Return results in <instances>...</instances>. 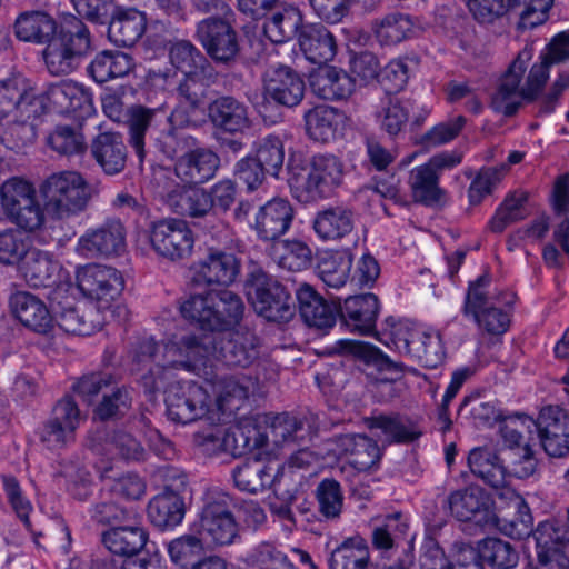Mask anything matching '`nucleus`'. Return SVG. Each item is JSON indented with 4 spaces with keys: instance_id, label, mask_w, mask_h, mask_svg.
Instances as JSON below:
<instances>
[{
    "instance_id": "1",
    "label": "nucleus",
    "mask_w": 569,
    "mask_h": 569,
    "mask_svg": "<svg viewBox=\"0 0 569 569\" xmlns=\"http://www.w3.org/2000/svg\"><path fill=\"white\" fill-rule=\"evenodd\" d=\"M217 338L203 336L200 341L194 338H176L163 345H154L147 341L144 351L154 352L149 355L157 365L163 367L182 368L199 376H210L218 369L220 362L228 366H247L256 357L254 338L250 333H228L219 340L222 343L217 351Z\"/></svg>"
},
{
    "instance_id": "2",
    "label": "nucleus",
    "mask_w": 569,
    "mask_h": 569,
    "mask_svg": "<svg viewBox=\"0 0 569 569\" xmlns=\"http://www.w3.org/2000/svg\"><path fill=\"white\" fill-rule=\"evenodd\" d=\"M449 508L458 520H475L515 539H521L531 531L529 507L513 489L498 490L497 499L491 501L481 488L469 487L450 496Z\"/></svg>"
},
{
    "instance_id": "3",
    "label": "nucleus",
    "mask_w": 569,
    "mask_h": 569,
    "mask_svg": "<svg viewBox=\"0 0 569 569\" xmlns=\"http://www.w3.org/2000/svg\"><path fill=\"white\" fill-rule=\"evenodd\" d=\"M503 447L499 453L488 448L470 451L468 465L472 473L497 490L511 489V478L532 476L537 459L528 441L521 435L518 421L508 420L502 429Z\"/></svg>"
},
{
    "instance_id": "4",
    "label": "nucleus",
    "mask_w": 569,
    "mask_h": 569,
    "mask_svg": "<svg viewBox=\"0 0 569 569\" xmlns=\"http://www.w3.org/2000/svg\"><path fill=\"white\" fill-rule=\"evenodd\" d=\"M533 49L526 46L509 66L492 97V108L506 116L512 114L522 101L535 99L546 84V72L541 66H532L527 81L522 77L532 60Z\"/></svg>"
},
{
    "instance_id": "5",
    "label": "nucleus",
    "mask_w": 569,
    "mask_h": 569,
    "mask_svg": "<svg viewBox=\"0 0 569 569\" xmlns=\"http://www.w3.org/2000/svg\"><path fill=\"white\" fill-rule=\"evenodd\" d=\"M76 281L80 293L94 301L96 311L106 315L108 321L120 322L128 318L127 307L117 301L124 288L120 271L109 266L89 263L77 269Z\"/></svg>"
},
{
    "instance_id": "6",
    "label": "nucleus",
    "mask_w": 569,
    "mask_h": 569,
    "mask_svg": "<svg viewBox=\"0 0 569 569\" xmlns=\"http://www.w3.org/2000/svg\"><path fill=\"white\" fill-rule=\"evenodd\" d=\"M343 166L332 154L313 156L303 167L291 168L289 186L300 202H311L331 194L341 183Z\"/></svg>"
},
{
    "instance_id": "7",
    "label": "nucleus",
    "mask_w": 569,
    "mask_h": 569,
    "mask_svg": "<svg viewBox=\"0 0 569 569\" xmlns=\"http://www.w3.org/2000/svg\"><path fill=\"white\" fill-rule=\"evenodd\" d=\"M90 48L87 27L72 17L61 24L59 31L47 42L42 51L46 68L53 76L68 74L78 68Z\"/></svg>"
},
{
    "instance_id": "8",
    "label": "nucleus",
    "mask_w": 569,
    "mask_h": 569,
    "mask_svg": "<svg viewBox=\"0 0 569 569\" xmlns=\"http://www.w3.org/2000/svg\"><path fill=\"white\" fill-rule=\"evenodd\" d=\"M181 315L202 329L223 330L241 318L243 303L232 291L192 295L180 307Z\"/></svg>"
},
{
    "instance_id": "9",
    "label": "nucleus",
    "mask_w": 569,
    "mask_h": 569,
    "mask_svg": "<svg viewBox=\"0 0 569 569\" xmlns=\"http://www.w3.org/2000/svg\"><path fill=\"white\" fill-rule=\"evenodd\" d=\"M39 109L36 89L24 76L13 74L0 81V124L12 131L31 132L29 122L38 117Z\"/></svg>"
},
{
    "instance_id": "10",
    "label": "nucleus",
    "mask_w": 569,
    "mask_h": 569,
    "mask_svg": "<svg viewBox=\"0 0 569 569\" xmlns=\"http://www.w3.org/2000/svg\"><path fill=\"white\" fill-rule=\"evenodd\" d=\"M171 64L181 72L180 93L197 107L204 97L206 89L214 76L213 68L201 52L189 41L174 42L169 52Z\"/></svg>"
},
{
    "instance_id": "11",
    "label": "nucleus",
    "mask_w": 569,
    "mask_h": 569,
    "mask_svg": "<svg viewBox=\"0 0 569 569\" xmlns=\"http://www.w3.org/2000/svg\"><path fill=\"white\" fill-rule=\"evenodd\" d=\"M48 211L59 218L81 211L91 197V189L74 171L51 174L40 188Z\"/></svg>"
},
{
    "instance_id": "12",
    "label": "nucleus",
    "mask_w": 569,
    "mask_h": 569,
    "mask_svg": "<svg viewBox=\"0 0 569 569\" xmlns=\"http://www.w3.org/2000/svg\"><path fill=\"white\" fill-rule=\"evenodd\" d=\"M8 219L22 229H38L44 220L36 190L27 181L12 178L0 187V220Z\"/></svg>"
},
{
    "instance_id": "13",
    "label": "nucleus",
    "mask_w": 569,
    "mask_h": 569,
    "mask_svg": "<svg viewBox=\"0 0 569 569\" xmlns=\"http://www.w3.org/2000/svg\"><path fill=\"white\" fill-rule=\"evenodd\" d=\"M148 239L157 256L173 262L189 258L196 242L189 223L178 218H164L151 222Z\"/></svg>"
},
{
    "instance_id": "14",
    "label": "nucleus",
    "mask_w": 569,
    "mask_h": 569,
    "mask_svg": "<svg viewBox=\"0 0 569 569\" xmlns=\"http://www.w3.org/2000/svg\"><path fill=\"white\" fill-rule=\"evenodd\" d=\"M168 417L189 423L213 413L212 396L204 385L193 381L172 383L166 392Z\"/></svg>"
},
{
    "instance_id": "15",
    "label": "nucleus",
    "mask_w": 569,
    "mask_h": 569,
    "mask_svg": "<svg viewBox=\"0 0 569 569\" xmlns=\"http://www.w3.org/2000/svg\"><path fill=\"white\" fill-rule=\"evenodd\" d=\"M247 296L256 312L267 320L287 321L293 315L288 292L264 272L252 274Z\"/></svg>"
},
{
    "instance_id": "16",
    "label": "nucleus",
    "mask_w": 569,
    "mask_h": 569,
    "mask_svg": "<svg viewBox=\"0 0 569 569\" xmlns=\"http://www.w3.org/2000/svg\"><path fill=\"white\" fill-rule=\"evenodd\" d=\"M488 280L483 277L471 283L466 297L463 313L492 336L503 335L510 323L509 310L501 309L493 298L487 296Z\"/></svg>"
},
{
    "instance_id": "17",
    "label": "nucleus",
    "mask_w": 569,
    "mask_h": 569,
    "mask_svg": "<svg viewBox=\"0 0 569 569\" xmlns=\"http://www.w3.org/2000/svg\"><path fill=\"white\" fill-rule=\"evenodd\" d=\"M518 427H535L545 451L551 457H562L569 450V417L558 407L543 408L537 421L529 417L512 419Z\"/></svg>"
},
{
    "instance_id": "18",
    "label": "nucleus",
    "mask_w": 569,
    "mask_h": 569,
    "mask_svg": "<svg viewBox=\"0 0 569 569\" xmlns=\"http://www.w3.org/2000/svg\"><path fill=\"white\" fill-rule=\"evenodd\" d=\"M191 530L199 535L206 547L234 542L239 527L231 511L222 502L208 503Z\"/></svg>"
},
{
    "instance_id": "19",
    "label": "nucleus",
    "mask_w": 569,
    "mask_h": 569,
    "mask_svg": "<svg viewBox=\"0 0 569 569\" xmlns=\"http://www.w3.org/2000/svg\"><path fill=\"white\" fill-rule=\"evenodd\" d=\"M264 97L262 101L258 98L254 106L259 113L266 117L268 111V98L276 103L295 107L300 103L305 94V82L301 77L288 67H278L269 70L264 78Z\"/></svg>"
},
{
    "instance_id": "20",
    "label": "nucleus",
    "mask_w": 569,
    "mask_h": 569,
    "mask_svg": "<svg viewBox=\"0 0 569 569\" xmlns=\"http://www.w3.org/2000/svg\"><path fill=\"white\" fill-rule=\"evenodd\" d=\"M239 272L240 261L232 252L209 248L204 258L191 264L189 278L198 284L229 286L234 282Z\"/></svg>"
},
{
    "instance_id": "21",
    "label": "nucleus",
    "mask_w": 569,
    "mask_h": 569,
    "mask_svg": "<svg viewBox=\"0 0 569 569\" xmlns=\"http://www.w3.org/2000/svg\"><path fill=\"white\" fill-rule=\"evenodd\" d=\"M126 248L124 228L120 221H109L97 228L88 229L79 237L76 252L87 259L111 257Z\"/></svg>"
},
{
    "instance_id": "22",
    "label": "nucleus",
    "mask_w": 569,
    "mask_h": 569,
    "mask_svg": "<svg viewBox=\"0 0 569 569\" xmlns=\"http://www.w3.org/2000/svg\"><path fill=\"white\" fill-rule=\"evenodd\" d=\"M10 310L28 330L43 336L56 333V318L40 297L28 291H17L10 297Z\"/></svg>"
},
{
    "instance_id": "23",
    "label": "nucleus",
    "mask_w": 569,
    "mask_h": 569,
    "mask_svg": "<svg viewBox=\"0 0 569 569\" xmlns=\"http://www.w3.org/2000/svg\"><path fill=\"white\" fill-rule=\"evenodd\" d=\"M80 420V411L74 401L69 398L62 399L40 430L42 443L50 450L62 448L73 440Z\"/></svg>"
},
{
    "instance_id": "24",
    "label": "nucleus",
    "mask_w": 569,
    "mask_h": 569,
    "mask_svg": "<svg viewBox=\"0 0 569 569\" xmlns=\"http://www.w3.org/2000/svg\"><path fill=\"white\" fill-rule=\"evenodd\" d=\"M198 38L208 54L218 62H228L238 52L233 29L224 20L206 19L198 26Z\"/></svg>"
},
{
    "instance_id": "25",
    "label": "nucleus",
    "mask_w": 569,
    "mask_h": 569,
    "mask_svg": "<svg viewBox=\"0 0 569 569\" xmlns=\"http://www.w3.org/2000/svg\"><path fill=\"white\" fill-rule=\"evenodd\" d=\"M219 157L208 148L197 147L183 152L176 161V176L186 184L210 180L219 168Z\"/></svg>"
},
{
    "instance_id": "26",
    "label": "nucleus",
    "mask_w": 569,
    "mask_h": 569,
    "mask_svg": "<svg viewBox=\"0 0 569 569\" xmlns=\"http://www.w3.org/2000/svg\"><path fill=\"white\" fill-rule=\"evenodd\" d=\"M292 219L293 209L288 200L271 199L258 210L254 229L259 238L274 240L289 230Z\"/></svg>"
},
{
    "instance_id": "27",
    "label": "nucleus",
    "mask_w": 569,
    "mask_h": 569,
    "mask_svg": "<svg viewBox=\"0 0 569 569\" xmlns=\"http://www.w3.org/2000/svg\"><path fill=\"white\" fill-rule=\"evenodd\" d=\"M204 387L214 393L212 397L214 413L238 408L253 389L254 382L246 376H230L217 381L206 378Z\"/></svg>"
},
{
    "instance_id": "28",
    "label": "nucleus",
    "mask_w": 569,
    "mask_h": 569,
    "mask_svg": "<svg viewBox=\"0 0 569 569\" xmlns=\"http://www.w3.org/2000/svg\"><path fill=\"white\" fill-rule=\"evenodd\" d=\"M312 91L320 98L340 100L347 99L356 89V80L332 66L319 67L310 76Z\"/></svg>"
},
{
    "instance_id": "29",
    "label": "nucleus",
    "mask_w": 569,
    "mask_h": 569,
    "mask_svg": "<svg viewBox=\"0 0 569 569\" xmlns=\"http://www.w3.org/2000/svg\"><path fill=\"white\" fill-rule=\"evenodd\" d=\"M538 556L537 569H569V558L563 553L559 532L551 522H542L532 535Z\"/></svg>"
},
{
    "instance_id": "30",
    "label": "nucleus",
    "mask_w": 569,
    "mask_h": 569,
    "mask_svg": "<svg viewBox=\"0 0 569 569\" xmlns=\"http://www.w3.org/2000/svg\"><path fill=\"white\" fill-rule=\"evenodd\" d=\"M378 312L379 302L373 293L349 297L341 307L346 325L361 335H368L373 330Z\"/></svg>"
},
{
    "instance_id": "31",
    "label": "nucleus",
    "mask_w": 569,
    "mask_h": 569,
    "mask_svg": "<svg viewBox=\"0 0 569 569\" xmlns=\"http://www.w3.org/2000/svg\"><path fill=\"white\" fill-rule=\"evenodd\" d=\"M18 269L33 287L56 284L60 279L61 267L47 251L31 248Z\"/></svg>"
},
{
    "instance_id": "32",
    "label": "nucleus",
    "mask_w": 569,
    "mask_h": 569,
    "mask_svg": "<svg viewBox=\"0 0 569 569\" xmlns=\"http://www.w3.org/2000/svg\"><path fill=\"white\" fill-rule=\"evenodd\" d=\"M168 204L178 213L192 218L207 216L212 208L209 192L191 186H173L166 193Z\"/></svg>"
},
{
    "instance_id": "33",
    "label": "nucleus",
    "mask_w": 569,
    "mask_h": 569,
    "mask_svg": "<svg viewBox=\"0 0 569 569\" xmlns=\"http://www.w3.org/2000/svg\"><path fill=\"white\" fill-rule=\"evenodd\" d=\"M146 14L136 9L117 10L108 27V38L117 46H132L144 33Z\"/></svg>"
},
{
    "instance_id": "34",
    "label": "nucleus",
    "mask_w": 569,
    "mask_h": 569,
    "mask_svg": "<svg viewBox=\"0 0 569 569\" xmlns=\"http://www.w3.org/2000/svg\"><path fill=\"white\" fill-rule=\"evenodd\" d=\"M299 46L307 60L322 64L336 56V42L332 34L320 24L302 27L299 33Z\"/></svg>"
},
{
    "instance_id": "35",
    "label": "nucleus",
    "mask_w": 569,
    "mask_h": 569,
    "mask_svg": "<svg viewBox=\"0 0 569 569\" xmlns=\"http://www.w3.org/2000/svg\"><path fill=\"white\" fill-rule=\"evenodd\" d=\"M49 99L62 111L77 117L89 116L93 111L92 98L81 84L66 80L49 89Z\"/></svg>"
},
{
    "instance_id": "36",
    "label": "nucleus",
    "mask_w": 569,
    "mask_h": 569,
    "mask_svg": "<svg viewBox=\"0 0 569 569\" xmlns=\"http://www.w3.org/2000/svg\"><path fill=\"white\" fill-rule=\"evenodd\" d=\"M309 137L316 141L329 142L337 138L345 124V114L329 106H317L306 116Z\"/></svg>"
},
{
    "instance_id": "37",
    "label": "nucleus",
    "mask_w": 569,
    "mask_h": 569,
    "mask_svg": "<svg viewBox=\"0 0 569 569\" xmlns=\"http://www.w3.org/2000/svg\"><path fill=\"white\" fill-rule=\"evenodd\" d=\"M280 463L276 460L263 465L253 460L238 467L233 472L236 486L247 492L256 493L271 486L279 476Z\"/></svg>"
},
{
    "instance_id": "38",
    "label": "nucleus",
    "mask_w": 569,
    "mask_h": 569,
    "mask_svg": "<svg viewBox=\"0 0 569 569\" xmlns=\"http://www.w3.org/2000/svg\"><path fill=\"white\" fill-rule=\"evenodd\" d=\"M296 295L300 315L308 326L326 329L335 325L336 317L333 310L311 286L307 283L300 284Z\"/></svg>"
},
{
    "instance_id": "39",
    "label": "nucleus",
    "mask_w": 569,
    "mask_h": 569,
    "mask_svg": "<svg viewBox=\"0 0 569 569\" xmlns=\"http://www.w3.org/2000/svg\"><path fill=\"white\" fill-rule=\"evenodd\" d=\"M355 227L353 213L342 207L328 208L313 219V230L318 238L335 241L347 237Z\"/></svg>"
},
{
    "instance_id": "40",
    "label": "nucleus",
    "mask_w": 569,
    "mask_h": 569,
    "mask_svg": "<svg viewBox=\"0 0 569 569\" xmlns=\"http://www.w3.org/2000/svg\"><path fill=\"white\" fill-rule=\"evenodd\" d=\"M59 31L56 20L41 11L21 13L14 23V33L24 42H48Z\"/></svg>"
},
{
    "instance_id": "41",
    "label": "nucleus",
    "mask_w": 569,
    "mask_h": 569,
    "mask_svg": "<svg viewBox=\"0 0 569 569\" xmlns=\"http://www.w3.org/2000/svg\"><path fill=\"white\" fill-rule=\"evenodd\" d=\"M92 154L107 174L119 173L124 168L126 147L118 133L99 134L92 143Z\"/></svg>"
},
{
    "instance_id": "42",
    "label": "nucleus",
    "mask_w": 569,
    "mask_h": 569,
    "mask_svg": "<svg viewBox=\"0 0 569 569\" xmlns=\"http://www.w3.org/2000/svg\"><path fill=\"white\" fill-rule=\"evenodd\" d=\"M56 318V331L58 329L72 335L89 336L99 330L108 317L100 311L90 309L89 312L79 307H68L59 312Z\"/></svg>"
},
{
    "instance_id": "43",
    "label": "nucleus",
    "mask_w": 569,
    "mask_h": 569,
    "mask_svg": "<svg viewBox=\"0 0 569 569\" xmlns=\"http://www.w3.org/2000/svg\"><path fill=\"white\" fill-rule=\"evenodd\" d=\"M134 63L130 54L106 50L98 53L89 66V73L98 83H103L130 73Z\"/></svg>"
},
{
    "instance_id": "44",
    "label": "nucleus",
    "mask_w": 569,
    "mask_h": 569,
    "mask_svg": "<svg viewBox=\"0 0 569 569\" xmlns=\"http://www.w3.org/2000/svg\"><path fill=\"white\" fill-rule=\"evenodd\" d=\"M209 116L214 126L228 132H240L249 127L247 108L230 97H222L210 104Z\"/></svg>"
},
{
    "instance_id": "45",
    "label": "nucleus",
    "mask_w": 569,
    "mask_h": 569,
    "mask_svg": "<svg viewBox=\"0 0 569 569\" xmlns=\"http://www.w3.org/2000/svg\"><path fill=\"white\" fill-rule=\"evenodd\" d=\"M351 267L348 251H327L318 259L317 273L327 287L339 289L349 280Z\"/></svg>"
},
{
    "instance_id": "46",
    "label": "nucleus",
    "mask_w": 569,
    "mask_h": 569,
    "mask_svg": "<svg viewBox=\"0 0 569 569\" xmlns=\"http://www.w3.org/2000/svg\"><path fill=\"white\" fill-rule=\"evenodd\" d=\"M301 23L302 16L299 9L293 6H283L266 20L263 30L270 41L283 43L296 36Z\"/></svg>"
},
{
    "instance_id": "47",
    "label": "nucleus",
    "mask_w": 569,
    "mask_h": 569,
    "mask_svg": "<svg viewBox=\"0 0 569 569\" xmlns=\"http://www.w3.org/2000/svg\"><path fill=\"white\" fill-rule=\"evenodd\" d=\"M272 260L282 269L302 271L311 263L312 252L301 240H280L272 244L270 251Z\"/></svg>"
},
{
    "instance_id": "48",
    "label": "nucleus",
    "mask_w": 569,
    "mask_h": 569,
    "mask_svg": "<svg viewBox=\"0 0 569 569\" xmlns=\"http://www.w3.org/2000/svg\"><path fill=\"white\" fill-rule=\"evenodd\" d=\"M148 517L160 529L176 527L183 519V502L176 492L160 493L149 502Z\"/></svg>"
},
{
    "instance_id": "49",
    "label": "nucleus",
    "mask_w": 569,
    "mask_h": 569,
    "mask_svg": "<svg viewBox=\"0 0 569 569\" xmlns=\"http://www.w3.org/2000/svg\"><path fill=\"white\" fill-rule=\"evenodd\" d=\"M103 545L107 549L119 556H132L147 542V533L141 527H114L103 533Z\"/></svg>"
},
{
    "instance_id": "50",
    "label": "nucleus",
    "mask_w": 569,
    "mask_h": 569,
    "mask_svg": "<svg viewBox=\"0 0 569 569\" xmlns=\"http://www.w3.org/2000/svg\"><path fill=\"white\" fill-rule=\"evenodd\" d=\"M369 548L363 538L353 536L343 540L331 553L330 569H366Z\"/></svg>"
},
{
    "instance_id": "51",
    "label": "nucleus",
    "mask_w": 569,
    "mask_h": 569,
    "mask_svg": "<svg viewBox=\"0 0 569 569\" xmlns=\"http://www.w3.org/2000/svg\"><path fill=\"white\" fill-rule=\"evenodd\" d=\"M370 433L382 445L392 442L412 441L420 436V432L403 425L397 417L375 416L367 420Z\"/></svg>"
},
{
    "instance_id": "52",
    "label": "nucleus",
    "mask_w": 569,
    "mask_h": 569,
    "mask_svg": "<svg viewBox=\"0 0 569 569\" xmlns=\"http://www.w3.org/2000/svg\"><path fill=\"white\" fill-rule=\"evenodd\" d=\"M412 342L411 358L427 368H436L442 362L445 348L438 331L420 327Z\"/></svg>"
},
{
    "instance_id": "53",
    "label": "nucleus",
    "mask_w": 569,
    "mask_h": 569,
    "mask_svg": "<svg viewBox=\"0 0 569 569\" xmlns=\"http://www.w3.org/2000/svg\"><path fill=\"white\" fill-rule=\"evenodd\" d=\"M372 32L379 43L396 44L412 34L413 22L407 14L389 13L373 22Z\"/></svg>"
},
{
    "instance_id": "54",
    "label": "nucleus",
    "mask_w": 569,
    "mask_h": 569,
    "mask_svg": "<svg viewBox=\"0 0 569 569\" xmlns=\"http://www.w3.org/2000/svg\"><path fill=\"white\" fill-rule=\"evenodd\" d=\"M419 328L420 327L409 320L389 318L386 320L385 328L379 333V340L400 355L411 357L413 347L412 340L416 339V333Z\"/></svg>"
},
{
    "instance_id": "55",
    "label": "nucleus",
    "mask_w": 569,
    "mask_h": 569,
    "mask_svg": "<svg viewBox=\"0 0 569 569\" xmlns=\"http://www.w3.org/2000/svg\"><path fill=\"white\" fill-rule=\"evenodd\" d=\"M477 553L481 563L498 569H510L518 562V555L510 543L497 538H487L480 541Z\"/></svg>"
},
{
    "instance_id": "56",
    "label": "nucleus",
    "mask_w": 569,
    "mask_h": 569,
    "mask_svg": "<svg viewBox=\"0 0 569 569\" xmlns=\"http://www.w3.org/2000/svg\"><path fill=\"white\" fill-rule=\"evenodd\" d=\"M409 184L417 201L431 204L440 200L441 189L438 186V176L426 164L411 170Z\"/></svg>"
},
{
    "instance_id": "57",
    "label": "nucleus",
    "mask_w": 569,
    "mask_h": 569,
    "mask_svg": "<svg viewBox=\"0 0 569 569\" xmlns=\"http://www.w3.org/2000/svg\"><path fill=\"white\" fill-rule=\"evenodd\" d=\"M412 110V102L408 99L388 98L383 102L377 118L388 134L396 136L406 127L409 121V112Z\"/></svg>"
},
{
    "instance_id": "58",
    "label": "nucleus",
    "mask_w": 569,
    "mask_h": 569,
    "mask_svg": "<svg viewBox=\"0 0 569 569\" xmlns=\"http://www.w3.org/2000/svg\"><path fill=\"white\" fill-rule=\"evenodd\" d=\"M507 171V164L480 170L468 190L470 203L479 204L487 196L492 193L501 183Z\"/></svg>"
},
{
    "instance_id": "59",
    "label": "nucleus",
    "mask_w": 569,
    "mask_h": 569,
    "mask_svg": "<svg viewBox=\"0 0 569 569\" xmlns=\"http://www.w3.org/2000/svg\"><path fill=\"white\" fill-rule=\"evenodd\" d=\"M31 249L28 237L16 229L0 232V262L9 266H19Z\"/></svg>"
},
{
    "instance_id": "60",
    "label": "nucleus",
    "mask_w": 569,
    "mask_h": 569,
    "mask_svg": "<svg viewBox=\"0 0 569 569\" xmlns=\"http://www.w3.org/2000/svg\"><path fill=\"white\" fill-rule=\"evenodd\" d=\"M160 112L133 107L129 111L128 126L130 132V142L140 158L143 157L144 133L158 121Z\"/></svg>"
},
{
    "instance_id": "61",
    "label": "nucleus",
    "mask_w": 569,
    "mask_h": 569,
    "mask_svg": "<svg viewBox=\"0 0 569 569\" xmlns=\"http://www.w3.org/2000/svg\"><path fill=\"white\" fill-rule=\"evenodd\" d=\"M519 9L518 27L522 30L532 29L545 23L553 0H510Z\"/></svg>"
},
{
    "instance_id": "62",
    "label": "nucleus",
    "mask_w": 569,
    "mask_h": 569,
    "mask_svg": "<svg viewBox=\"0 0 569 569\" xmlns=\"http://www.w3.org/2000/svg\"><path fill=\"white\" fill-rule=\"evenodd\" d=\"M266 172L277 176L284 161L282 141L276 137H268L259 142L254 158H252Z\"/></svg>"
},
{
    "instance_id": "63",
    "label": "nucleus",
    "mask_w": 569,
    "mask_h": 569,
    "mask_svg": "<svg viewBox=\"0 0 569 569\" xmlns=\"http://www.w3.org/2000/svg\"><path fill=\"white\" fill-rule=\"evenodd\" d=\"M47 140L50 148L60 154H77L86 149L83 134L70 127H57Z\"/></svg>"
},
{
    "instance_id": "64",
    "label": "nucleus",
    "mask_w": 569,
    "mask_h": 569,
    "mask_svg": "<svg viewBox=\"0 0 569 569\" xmlns=\"http://www.w3.org/2000/svg\"><path fill=\"white\" fill-rule=\"evenodd\" d=\"M317 499L320 513L327 519L337 518L343 506L340 486L335 480H323L317 489Z\"/></svg>"
}]
</instances>
